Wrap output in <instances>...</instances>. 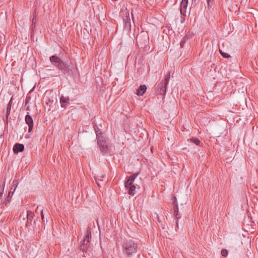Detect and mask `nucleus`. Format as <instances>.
I'll use <instances>...</instances> for the list:
<instances>
[{
	"instance_id": "2f4dec72",
	"label": "nucleus",
	"mask_w": 258,
	"mask_h": 258,
	"mask_svg": "<svg viewBox=\"0 0 258 258\" xmlns=\"http://www.w3.org/2000/svg\"><path fill=\"white\" fill-rule=\"evenodd\" d=\"M26 110H30V108H29V106H28V107H27Z\"/></svg>"
},
{
	"instance_id": "f03ea898",
	"label": "nucleus",
	"mask_w": 258,
	"mask_h": 258,
	"mask_svg": "<svg viewBox=\"0 0 258 258\" xmlns=\"http://www.w3.org/2000/svg\"><path fill=\"white\" fill-rule=\"evenodd\" d=\"M170 78V73L168 72L164 80L156 84V92L157 94L164 96L166 92L167 86Z\"/></svg>"
},
{
	"instance_id": "7c9ffc66",
	"label": "nucleus",
	"mask_w": 258,
	"mask_h": 258,
	"mask_svg": "<svg viewBox=\"0 0 258 258\" xmlns=\"http://www.w3.org/2000/svg\"><path fill=\"white\" fill-rule=\"evenodd\" d=\"M184 39V38H183V40L181 41L180 45L181 46H182V44L183 43Z\"/></svg>"
},
{
	"instance_id": "a211bd4d",
	"label": "nucleus",
	"mask_w": 258,
	"mask_h": 258,
	"mask_svg": "<svg viewBox=\"0 0 258 258\" xmlns=\"http://www.w3.org/2000/svg\"><path fill=\"white\" fill-rule=\"evenodd\" d=\"M95 133H96V135L97 140L101 139L105 137L102 136V133H101V131L100 130V129H98L97 131L96 132H95Z\"/></svg>"
},
{
	"instance_id": "5701e85b",
	"label": "nucleus",
	"mask_w": 258,
	"mask_h": 258,
	"mask_svg": "<svg viewBox=\"0 0 258 258\" xmlns=\"http://www.w3.org/2000/svg\"><path fill=\"white\" fill-rule=\"evenodd\" d=\"M34 214L31 211H27V219L31 220V218H33Z\"/></svg>"
},
{
	"instance_id": "473e14b6",
	"label": "nucleus",
	"mask_w": 258,
	"mask_h": 258,
	"mask_svg": "<svg viewBox=\"0 0 258 258\" xmlns=\"http://www.w3.org/2000/svg\"><path fill=\"white\" fill-rule=\"evenodd\" d=\"M99 180H100V181H102V180L101 178H99Z\"/></svg>"
},
{
	"instance_id": "dca6fc26",
	"label": "nucleus",
	"mask_w": 258,
	"mask_h": 258,
	"mask_svg": "<svg viewBox=\"0 0 258 258\" xmlns=\"http://www.w3.org/2000/svg\"><path fill=\"white\" fill-rule=\"evenodd\" d=\"M128 188L129 189L128 191V194L132 196L135 195L136 188V186L135 185H132L130 186Z\"/></svg>"
},
{
	"instance_id": "bb28decb",
	"label": "nucleus",
	"mask_w": 258,
	"mask_h": 258,
	"mask_svg": "<svg viewBox=\"0 0 258 258\" xmlns=\"http://www.w3.org/2000/svg\"><path fill=\"white\" fill-rule=\"evenodd\" d=\"M41 216L42 220L44 221V214H43V210H41Z\"/></svg>"
},
{
	"instance_id": "f3484780",
	"label": "nucleus",
	"mask_w": 258,
	"mask_h": 258,
	"mask_svg": "<svg viewBox=\"0 0 258 258\" xmlns=\"http://www.w3.org/2000/svg\"><path fill=\"white\" fill-rule=\"evenodd\" d=\"M11 200V198L7 197L3 202L2 204H1V206H7L9 204L10 201Z\"/></svg>"
},
{
	"instance_id": "f257e3e1",
	"label": "nucleus",
	"mask_w": 258,
	"mask_h": 258,
	"mask_svg": "<svg viewBox=\"0 0 258 258\" xmlns=\"http://www.w3.org/2000/svg\"><path fill=\"white\" fill-rule=\"evenodd\" d=\"M138 245L132 240H126L122 244V250L123 253L127 257L133 256L137 251Z\"/></svg>"
},
{
	"instance_id": "423d86ee",
	"label": "nucleus",
	"mask_w": 258,
	"mask_h": 258,
	"mask_svg": "<svg viewBox=\"0 0 258 258\" xmlns=\"http://www.w3.org/2000/svg\"><path fill=\"white\" fill-rule=\"evenodd\" d=\"M188 5V0H182L180 3V14L182 16H185L186 8Z\"/></svg>"
},
{
	"instance_id": "9b49d317",
	"label": "nucleus",
	"mask_w": 258,
	"mask_h": 258,
	"mask_svg": "<svg viewBox=\"0 0 258 258\" xmlns=\"http://www.w3.org/2000/svg\"><path fill=\"white\" fill-rule=\"evenodd\" d=\"M135 181V179L133 177L131 176H129L127 179V180L125 182L124 186L126 188H128L130 186L134 185L133 183Z\"/></svg>"
},
{
	"instance_id": "f8f14e48",
	"label": "nucleus",
	"mask_w": 258,
	"mask_h": 258,
	"mask_svg": "<svg viewBox=\"0 0 258 258\" xmlns=\"http://www.w3.org/2000/svg\"><path fill=\"white\" fill-rule=\"evenodd\" d=\"M123 21L125 23V26L127 27H131V21H130V16H129V14L127 13V15H126V16H125L123 18Z\"/></svg>"
},
{
	"instance_id": "cd10ccee",
	"label": "nucleus",
	"mask_w": 258,
	"mask_h": 258,
	"mask_svg": "<svg viewBox=\"0 0 258 258\" xmlns=\"http://www.w3.org/2000/svg\"><path fill=\"white\" fill-rule=\"evenodd\" d=\"M93 126L95 132H96L98 129H99L96 124H94Z\"/></svg>"
},
{
	"instance_id": "39448f33",
	"label": "nucleus",
	"mask_w": 258,
	"mask_h": 258,
	"mask_svg": "<svg viewBox=\"0 0 258 258\" xmlns=\"http://www.w3.org/2000/svg\"><path fill=\"white\" fill-rule=\"evenodd\" d=\"M25 120L28 125V132L31 133L33 128V120L29 112H28L27 114L25 116Z\"/></svg>"
},
{
	"instance_id": "393cba45",
	"label": "nucleus",
	"mask_w": 258,
	"mask_h": 258,
	"mask_svg": "<svg viewBox=\"0 0 258 258\" xmlns=\"http://www.w3.org/2000/svg\"><path fill=\"white\" fill-rule=\"evenodd\" d=\"M139 175V172L134 173L133 175H131V176L133 177L134 179L135 180L136 178Z\"/></svg>"
},
{
	"instance_id": "1a4fd4ad",
	"label": "nucleus",
	"mask_w": 258,
	"mask_h": 258,
	"mask_svg": "<svg viewBox=\"0 0 258 258\" xmlns=\"http://www.w3.org/2000/svg\"><path fill=\"white\" fill-rule=\"evenodd\" d=\"M91 232L89 230H87V234L85 236L84 240L82 242L81 244H82L84 245L88 246L89 244L90 239L91 238Z\"/></svg>"
},
{
	"instance_id": "6e6552de",
	"label": "nucleus",
	"mask_w": 258,
	"mask_h": 258,
	"mask_svg": "<svg viewBox=\"0 0 258 258\" xmlns=\"http://www.w3.org/2000/svg\"><path fill=\"white\" fill-rule=\"evenodd\" d=\"M24 150V146L23 144L17 143L13 147V151L15 153H18Z\"/></svg>"
},
{
	"instance_id": "aec40b11",
	"label": "nucleus",
	"mask_w": 258,
	"mask_h": 258,
	"mask_svg": "<svg viewBox=\"0 0 258 258\" xmlns=\"http://www.w3.org/2000/svg\"><path fill=\"white\" fill-rule=\"evenodd\" d=\"M80 250L82 251L87 252L88 248V246L84 245L81 244L80 246Z\"/></svg>"
},
{
	"instance_id": "4468645a",
	"label": "nucleus",
	"mask_w": 258,
	"mask_h": 258,
	"mask_svg": "<svg viewBox=\"0 0 258 258\" xmlns=\"http://www.w3.org/2000/svg\"><path fill=\"white\" fill-rule=\"evenodd\" d=\"M12 99H11L10 100V101H9L8 105H7V113H6V118L7 119L9 117V116L10 114V112H11V107H12Z\"/></svg>"
},
{
	"instance_id": "4be33fe9",
	"label": "nucleus",
	"mask_w": 258,
	"mask_h": 258,
	"mask_svg": "<svg viewBox=\"0 0 258 258\" xmlns=\"http://www.w3.org/2000/svg\"><path fill=\"white\" fill-rule=\"evenodd\" d=\"M214 1V0H207L208 8L209 9L211 8L213 6Z\"/></svg>"
},
{
	"instance_id": "2eb2a0df",
	"label": "nucleus",
	"mask_w": 258,
	"mask_h": 258,
	"mask_svg": "<svg viewBox=\"0 0 258 258\" xmlns=\"http://www.w3.org/2000/svg\"><path fill=\"white\" fill-rule=\"evenodd\" d=\"M188 141L191 143H194L197 146H201V141L198 139L192 138L190 139L189 140H188Z\"/></svg>"
},
{
	"instance_id": "ddd939ff",
	"label": "nucleus",
	"mask_w": 258,
	"mask_h": 258,
	"mask_svg": "<svg viewBox=\"0 0 258 258\" xmlns=\"http://www.w3.org/2000/svg\"><path fill=\"white\" fill-rule=\"evenodd\" d=\"M69 100H70V99H69V97H68V96L65 97V96H61L60 98V102L61 103V107L65 108L66 106L63 104V103H68Z\"/></svg>"
},
{
	"instance_id": "20e7f679",
	"label": "nucleus",
	"mask_w": 258,
	"mask_h": 258,
	"mask_svg": "<svg viewBox=\"0 0 258 258\" xmlns=\"http://www.w3.org/2000/svg\"><path fill=\"white\" fill-rule=\"evenodd\" d=\"M97 144L100 151L103 154L110 152V144L109 140L106 137L97 140Z\"/></svg>"
},
{
	"instance_id": "6ab92c4d",
	"label": "nucleus",
	"mask_w": 258,
	"mask_h": 258,
	"mask_svg": "<svg viewBox=\"0 0 258 258\" xmlns=\"http://www.w3.org/2000/svg\"><path fill=\"white\" fill-rule=\"evenodd\" d=\"M5 187V182L0 184V195L3 196Z\"/></svg>"
},
{
	"instance_id": "b1692460",
	"label": "nucleus",
	"mask_w": 258,
	"mask_h": 258,
	"mask_svg": "<svg viewBox=\"0 0 258 258\" xmlns=\"http://www.w3.org/2000/svg\"><path fill=\"white\" fill-rule=\"evenodd\" d=\"M221 254L223 256H226L228 254V251L226 249H222L221 250Z\"/></svg>"
},
{
	"instance_id": "0eeeda50",
	"label": "nucleus",
	"mask_w": 258,
	"mask_h": 258,
	"mask_svg": "<svg viewBox=\"0 0 258 258\" xmlns=\"http://www.w3.org/2000/svg\"><path fill=\"white\" fill-rule=\"evenodd\" d=\"M173 203L174 204V206L173 208V211H174V214L176 216L177 220L176 221V224L177 226H178V219L179 217H178V207L177 205V202L176 197H174V201L173 202Z\"/></svg>"
},
{
	"instance_id": "a878e982",
	"label": "nucleus",
	"mask_w": 258,
	"mask_h": 258,
	"mask_svg": "<svg viewBox=\"0 0 258 258\" xmlns=\"http://www.w3.org/2000/svg\"><path fill=\"white\" fill-rule=\"evenodd\" d=\"M13 192H14V191L13 192H11V191H9L8 194V196L7 197H9L10 198H12V196L13 195Z\"/></svg>"
},
{
	"instance_id": "9d476101",
	"label": "nucleus",
	"mask_w": 258,
	"mask_h": 258,
	"mask_svg": "<svg viewBox=\"0 0 258 258\" xmlns=\"http://www.w3.org/2000/svg\"><path fill=\"white\" fill-rule=\"evenodd\" d=\"M146 89H147V87H146V85H141L139 87V88L137 89L136 94L139 96H142L146 92Z\"/></svg>"
},
{
	"instance_id": "7ed1b4c3",
	"label": "nucleus",
	"mask_w": 258,
	"mask_h": 258,
	"mask_svg": "<svg viewBox=\"0 0 258 258\" xmlns=\"http://www.w3.org/2000/svg\"><path fill=\"white\" fill-rule=\"evenodd\" d=\"M51 62L59 70L61 71L64 74L68 72V65L66 62H63L59 57L52 55L49 58Z\"/></svg>"
},
{
	"instance_id": "412c9836",
	"label": "nucleus",
	"mask_w": 258,
	"mask_h": 258,
	"mask_svg": "<svg viewBox=\"0 0 258 258\" xmlns=\"http://www.w3.org/2000/svg\"><path fill=\"white\" fill-rule=\"evenodd\" d=\"M219 51H220V54L223 57L229 58L230 57V55L228 53L222 51L220 49H219Z\"/></svg>"
},
{
	"instance_id": "c756f323",
	"label": "nucleus",
	"mask_w": 258,
	"mask_h": 258,
	"mask_svg": "<svg viewBox=\"0 0 258 258\" xmlns=\"http://www.w3.org/2000/svg\"><path fill=\"white\" fill-rule=\"evenodd\" d=\"M35 18H33V19H32V23L33 24H34L35 23Z\"/></svg>"
},
{
	"instance_id": "c85d7f7f",
	"label": "nucleus",
	"mask_w": 258,
	"mask_h": 258,
	"mask_svg": "<svg viewBox=\"0 0 258 258\" xmlns=\"http://www.w3.org/2000/svg\"><path fill=\"white\" fill-rule=\"evenodd\" d=\"M29 101V98L28 97H27L25 100V105H26Z\"/></svg>"
}]
</instances>
